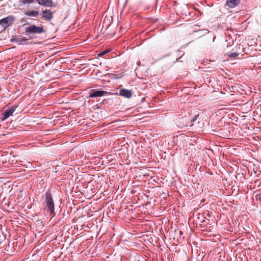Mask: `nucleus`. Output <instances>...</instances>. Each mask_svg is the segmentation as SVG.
<instances>
[{
    "label": "nucleus",
    "mask_w": 261,
    "mask_h": 261,
    "mask_svg": "<svg viewBox=\"0 0 261 261\" xmlns=\"http://www.w3.org/2000/svg\"><path fill=\"white\" fill-rule=\"evenodd\" d=\"M35 0H20V3L27 4H31L34 2Z\"/></svg>",
    "instance_id": "4468645a"
},
{
    "label": "nucleus",
    "mask_w": 261,
    "mask_h": 261,
    "mask_svg": "<svg viewBox=\"0 0 261 261\" xmlns=\"http://www.w3.org/2000/svg\"><path fill=\"white\" fill-rule=\"evenodd\" d=\"M14 21L15 17L12 15H9L0 20V25H2L3 30H5L11 25Z\"/></svg>",
    "instance_id": "20e7f679"
},
{
    "label": "nucleus",
    "mask_w": 261,
    "mask_h": 261,
    "mask_svg": "<svg viewBox=\"0 0 261 261\" xmlns=\"http://www.w3.org/2000/svg\"><path fill=\"white\" fill-rule=\"evenodd\" d=\"M24 14L30 16H37L39 15V12L37 11H28Z\"/></svg>",
    "instance_id": "f8f14e48"
},
{
    "label": "nucleus",
    "mask_w": 261,
    "mask_h": 261,
    "mask_svg": "<svg viewBox=\"0 0 261 261\" xmlns=\"http://www.w3.org/2000/svg\"><path fill=\"white\" fill-rule=\"evenodd\" d=\"M44 196L45 208L50 213L52 217H54L55 216L54 203L51 193L48 190L46 192Z\"/></svg>",
    "instance_id": "f257e3e1"
},
{
    "label": "nucleus",
    "mask_w": 261,
    "mask_h": 261,
    "mask_svg": "<svg viewBox=\"0 0 261 261\" xmlns=\"http://www.w3.org/2000/svg\"><path fill=\"white\" fill-rule=\"evenodd\" d=\"M42 17L45 20L47 21H50L53 18V12L50 10H45L42 12Z\"/></svg>",
    "instance_id": "0eeeda50"
},
{
    "label": "nucleus",
    "mask_w": 261,
    "mask_h": 261,
    "mask_svg": "<svg viewBox=\"0 0 261 261\" xmlns=\"http://www.w3.org/2000/svg\"><path fill=\"white\" fill-rule=\"evenodd\" d=\"M239 55V53H233L228 55V56L230 58H237Z\"/></svg>",
    "instance_id": "2eb2a0df"
},
{
    "label": "nucleus",
    "mask_w": 261,
    "mask_h": 261,
    "mask_svg": "<svg viewBox=\"0 0 261 261\" xmlns=\"http://www.w3.org/2000/svg\"><path fill=\"white\" fill-rule=\"evenodd\" d=\"M240 2V0H227L226 5L230 8H233L237 6Z\"/></svg>",
    "instance_id": "9d476101"
},
{
    "label": "nucleus",
    "mask_w": 261,
    "mask_h": 261,
    "mask_svg": "<svg viewBox=\"0 0 261 261\" xmlns=\"http://www.w3.org/2000/svg\"><path fill=\"white\" fill-rule=\"evenodd\" d=\"M107 53V51H105V52L101 53V54L104 55V54H106Z\"/></svg>",
    "instance_id": "f3484780"
},
{
    "label": "nucleus",
    "mask_w": 261,
    "mask_h": 261,
    "mask_svg": "<svg viewBox=\"0 0 261 261\" xmlns=\"http://www.w3.org/2000/svg\"><path fill=\"white\" fill-rule=\"evenodd\" d=\"M190 117V114L189 111L184 112V116L179 118L178 126L181 128H184L189 125L192 126L191 125Z\"/></svg>",
    "instance_id": "7ed1b4c3"
},
{
    "label": "nucleus",
    "mask_w": 261,
    "mask_h": 261,
    "mask_svg": "<svg viewBox=\"0 0 261 261\" xmlns=\"http://www.w3.org/2000/svg\"><path fill=\"white\" fill-rule=\"evenodd\" d=\"M39 5L45 7H51L53 5V0H36Z\"/></svg>",
    "instance_id": "1a4fd4ad"
},
{
    "label": "nucleus",
    "mask_w": 261,
    "mask_h": 261,
    "mask_svg": "<svg viewBox=\"0 0 261 261\" xmlns=\"http://www.w3.org/2000/svg\"><path fill=\"white\" fill-rule=\"evenodd\" d=\"M44 32L45 30L42 25L38 27L33 24L25 27L24 33L29 36L30 39H32L36 37L35 34H40Z\"/></svg>",
    "instance_id": "f03ea898"
},
{
    "label": "nucleus",
    "mask_w": 261,
    "mask_h": 261,
    "mask_svg": "<svg viewBox=\"0 0 261 261\" xmlns=\"http://www.w3.org/2000/svg\"><path fill=\"white\" fill-rule=\"evenodd\" d=\"M108 92L97 89H92L89 92V97H101L107 94Z\"/></svg>",
    "instance_id": "39448f33"
},
{
    "label": "nucleus",
    "mask_w": 261,
    "mask_h": 261,
    "mask_svg": "<svg viewBox=\"0 0 261 261\" xmlns=\"http://www.w3.org/2000/svg\"><path fill=\"white\" fill-rule=\"evenodd\" d=\"M190 112V120L191 122V125L192 126L193 125V123L195 121V120L197 119L199 116V114H193V111L192 110H190L189 111Z\"/></svg>",
    "instance_id": "9b49d317"
},
{
    "label": "nucleus",
    "mask_w": 261,
    "mask_h": 261,
    "mask_svg": "<svg viewBox=\"0 0 261 261\" xmlns=\"http://www.w3.org/2000/svg\"><path fill=\"white\" fill-rule=\"evenodd\" d=\"M17 106L16 105L13 106L11 108H10L9 110H6L5 111V112L3 113V117L2 119V121H4L6 119H7L8 117H9L10 116H12L14 112L15 111L16 109L17 108Z\"/></svg>",
    "instance_id": "423d86ee"
},
{
    "label": "nucleus",
    "mask_w": 261,
    "mask_h": 261,
    "mask_svg": "<svg viewBox=\"0 0 261 261\" xmlns=\"http://www.w3.org/2000/svg\"><path fill=\"white\" fill-rule=\"evenodd\" d=\"M20 38V40H21V42L22 43L23 42H24V41H26L28 40V39L26 38L25 37H21V38Z\"/></svg>",
    "instance_id": "dca6fc26"
},
{
    "label": "nucleus",
    "mask_w": 261,
    "mask_h": 261,
    "mask_svg": "<svg viewBox=\"0 0 261 261\" xmlns=\"http://www.w3.org/2000/svg\"><path fill=\"white\" fill-rule=\"evenodd\" d=\"M119 94L124 97L129 98L132 96L133 92L130 90L121 89L120 90Z\"/></svg>",
    "instance_id": "6e6552de"
},
{
    "label": "nucleus",
    "mask_w": 261,
    "mask_h": 261,
    "mask_svg": "<svg viewBox=\"0 0 261 261\" xmlns=\"http://www.w3.org/2000/svg\"><path fill=\"white\" fill-rule=\"evenodd\" d=\"M11 42H15L17 43V44H22V42H21V40L20 38H13L11 39Z\"/></svg>",
    "instance_id": "ddd939ff"
}]
</instances>
